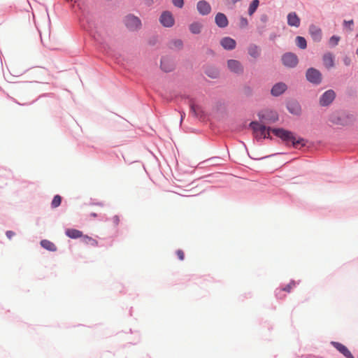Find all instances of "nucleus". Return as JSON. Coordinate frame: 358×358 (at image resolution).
Instances as JSON below:
<instances>
[{"label": "nucleus", "instance_id": "f257e3e1", "mask_svg": "<svg viewBox=\"0 0 358 358\" xmlns=\"http://www.w3.org/2000/svg\"><path fill=\"white\" fill-rule=\"evenodd\" d=\"M250 127L253 130L255 137L257 138H268L270 137V131H271L278 138H281L286 143L291 142L293 147L298 148L299 145H306V141L301 137L296 138L294 133L292 131L285 130L284 129H271L266 126L259 124L257 122H252L250 124Z\"/></svg>", "mask_w": 358, "mask_h": 358}, {"label": "nucleus", "instance_id": "f03ea898", "mask_svg": "<svg viewBox=\"0 0 358 358\" xmlns=\"http://www.w3.org/2000/svg\"><path fill=\"white\" fill-rule=\"evenodd\" d=\"M307 80L313 84L318 85L322 82V74L316 69L310 68L306 74Z\"/></svg>", "mask_w": 358, "mask_h": 358}, {"label": "nucleus", "instance_id": "7ed1b4c3", "mask_svg": "<svg viewBox=\"0 0 358 358\" xmlns=\"http://www.w3.org/2000/svg\"><path fill=\"white\" fill-rule=\"evenodd\" d=\"M282 64L289 68H293L298 64V58L296 55L288 52L282 57Z\"/></svg>", "mask_w": 358, "mask_h": 358}, {"label": "nucleus", "instance_id": "20e7f679", "mask_svg": "<svg viewBox=\"0 0 358 358\" xmlns=\"http://www.w3.org/2000/svg\"><path fill=\"white\" fill-rule=\"evenodd\" d=\"M159 22L164 27H171L174 24L175 20L171 12L164 11L160 15Z\"/></svg>", "mask_w": 358, "mask_h": 358}, {"label": "nucleus", "instance_id": "39448f33", "mask_svg": "<svg viewBox=\"0 0 358 358\" xmlns=\"http://www.w3.org/2000/svg\"><path fill=\"white\" fill-rule=\"evenodd\" d=\"M124 23L127 28L131 30L137 29L141 25L139 18L132 15H127L125 17Z\"/></svg>", "mask_w": 358, "mask_h": 358}, {"label": "nucleus", "instance_id": "423d86ee", "mask_svg": "<svg viewBox=\"0 0 358 358\" xmlns=\"http://www.w3.org/2000/svg\"><path fill=\"white\" fill-rule=\"evenodd\" d=\"M336 93L332 90L326 91L320 99V104L322 106H329L335 99Z\"/></svg>", "mask_w": 358, "mask_h": 358}, {"label": "nucleus", "instance_id": "0eeeda50", "mask_svg": "<svg viewBox=\"0 0 358 358\" xmlns=\"http://www.w3.org/2000/svg\"><path fill=\"white\" fill-rule=\"evenodd\" d=\"M227 67L230 71L241 74L243 72V66L241 63L236 59H229L227 61Z\"/></svg>", "mask_w": 358, "mask_h": 358}, {"label": "nucleus", "instance_id": "6e6552de", "mask_svg": "<svg viewBox=\"0 0 358 358\" xmlns=\"http://www.w3.org/2000/svg\"><path fill=\"white\" fill-rule=\"evenodd\" d=\"M322 62L324 67L327 69H332L335 66V57L331 52H327L323 55Z\"/></svg>", "mask_w": 358, "mask_h": 358}, {"label": "nucleus", "instance_id": "1a4fd4ad", "mask_svg": "<svg viewBox=\"0 0 358 358\" xmlns=\"http://www.w3.org/2000/svg\"><path fill=\"white\" fill-rule=\"evenodd\" d=\"M287 87L285 83H278L275 85H274L271 89V94L274 96H278L281 95L282 93H284Z\"/></svg>", "mask_w": 358, "mask_h": 358}, {"label": "nucleus", "instance_id": "9d476101", "mask_svg": "<svg viewBox=\"0 0 358 358\" xmlns=\"http://www.w3.org/2000/svg\"><path fill=\"white\" fill-rule=\"evenodd\" d=\"M196 8L199 13L203 15H208L211 10L210 4L204 0L199 1L197 3Z\"/></svg>", "mask_w": 358, "mask_h": 358}, {"label": "nucleus", "instance_id": "9b49d317", "mask_svg": "<svg viewBox=\"0 0 358 358\" xmlns=\"http://www.w3.org/2000/svg\"><path fill=\"white\" fill-rule=\"evenodd\" d=\"M309 32L314 41L319 42L322 39V30L320 28L315 25H310L309 27Z\"/></svg>", "mask_w": 358, "mask_h": 358}, {"label": "nucleus", "instance_id": "f8f14e48", "mask_svg": "<svg viewBox=\"0 0 358 358\" xmlns=\"http://www.w3.org/2000/svg\"><path fill=\"white\" fill-rule=\"evenodd\" d=\"M220 44L225 50H231L236 48V43L230 37H224L221 40Z\"/></svg>", "mask_w": 358, "mask_h": 358}, {"label": "nucleus", "instance_id": "ddd939ff", "mask_svg": "<svg viewBox=\"0 0 358 358\" xmlns=\"http://www.w3.org/2000/svg\"><path fill=\"white\" fill-rule=\"evenodd\" d=\"M334 348L347 358H355L349 350L343 344L338 342H332Z\"/></svg>", "mask_w": 358, "mask_h": 358}, {"label": "nucleus", "instance_id": "4468645a", "mask_svg": "<svg viewBox=\"0 0 358 358\" xmlns=\"http://www.w3.org/2000/svg\"><path fill=\"white\" fill-rule=\"evenodd\" d=\"M296 285V282L294 280L290 281L284 287L278 288L275 291L276 296L279 298H282L281 294L282 292H287L289 293Z\"/></svg>", "mask_w": 358, "mask_h": 358}, {"label": "nucleus", "instance_id": "2eb2a0df", "mask_svg": "<svg viewBox=\"0 0 358 358\" xmlns=\"http://www.w3.org/2000/svg\"><path fill=\"white\" fill-rule=\"evenodd\" d=\"M287 24L291 27H299L300 25V18L296 14L292 12L287 15Z\"/></svg>", "mask_w": 358, "mask_h": 358}, {"label": "nucleus", "instance_id": "dca6fc26", "mask_svg": "<svg viewBox=\"0 0 358 358\" xmlns=\"http://www.w3.org/2000/svg\"><path fill=\"white\" fill-rule=\"evenodd\" d=\"M215 20L216 24L220 27L224 28L228 25V20L223 13H218L215 16Z\"/></svg>", "mask_w": 358, "mask_h": 358}, {"label": "nucleus", "instance_id": "f3484780", "mask_svg": "<svg viewBox=\"0 0 358 358\" xmlns=\"http://www.w3.org/2000/svg\"><path fill=\"white\" fill-rule=\"evenodd\" d=\"M65 234L68 237L74 239L83 238V232L76 229H67Z\"/></svg>", "mask_w": 358, "mask_h": 358}, {"label": "nucleus", "instance_id": "a211bd4d", "mask_svg": "<svg viewBox=\"0 0 358 358\" xmlns=\"http://www.w3.org/2000/svg\"><path fill=\"white\" fill-rule=\"evenodd\" d=\"M191 112L199 118H203L204 117V111L203 110L202 108L199 106L194 103L191 104Z\"/></svg>", "mask_w": 358, "mask_h": 358}, {"label": "nucleus", "instance_id": "6ab92c4d", "mask_svg": "<svg viewBox=\"0 0 358 358\" xmlns=\"http://www.w3.org/2000/svg\"><path fill=\"white\" fill-rule=\"evenodd\" d=\"M161 68L165 72H170L174 69V65L168 59H163L161 61Z\"/></svg>", "mask_w": 358, "mask_h": 358}, {"label": "nucleus", "instance_id": "aec40b11", "mask_svg": "<svg viewBox=\"0 0 358 358\" xmlns=\"http://www.w3.org/2000/svg\"><path fill=\"white\" fill-rule=\"evenodd\" d=\"M288 110L294 115H299L301 113V107L298 103L292 102L287 105Z\"/></svg>", "mask_w": 358, "mask_h": 358}, {"label": "nucleus", "instance_id": "412c9836", "mask_svg": "<svg viewBox=\"0 0 358 358\" xmlns=\"http://www.w3.org/2000/svg\"><path fill=\"white\" fill-rule=\"evenodd\" d=\"M41 245L49 250V251H51V252H55L57 250V247L56 245L51 241H48V240H42L41 241Z\"/></svg>", "mask_w": 358, "mask_h": 358}, {"label": "nucleus", "instance_id": "4be33fe9", "mask_svg": "<svg viewBox=\"0 0 358 358\" xmlns=\"http://www.w3.org/2000/svg\"><path fill=\"white\" fill-rule=\"evenodd\" d=\"M203 25L201 23L195 22L189 25V30L194 34H198L201 31Z\"/></svg>", "mask_w": 358, "mask_h": 358}, {"label": "nucleus", "instance_id": "5701e85b", "mask_svg": "<svg viewBox=\"0 0 358 358\" xmlns=\"http://www.w3.org/2000/svg\"><path fill=\"white\" fill-rule=\"evenodd\" d=\"M248 54L253 58H257L260 55V50L255 45H250L248 48Z\"/></svg>", "mask_w": 358, "mask_h": 358}, {"label": "nucleus", "instance_id": "b1692460", "mask_svg": "<svg viewBox=\"0 0 358 358\" xmlns=\"http://www.w3.org/2000/svg\"><path fill=\"white\" fill-rule=\"evenodd\" d=\"M82 241L85 244L90 245L93 247H96L98 245V241L96 239L87 235L83 236Z\"/></svg>", "mask_w": 358, "mask_h": 358}, {"label": "nucleus", "instance_id": "393cba45", "mask_svg": "<svg viewBox=\"0 0 358 358\" xmlns=\"http://www.w3.org/2000/svg\"><path fill=\"white\" fill-rule=\"evenodd\" d=\"M259 0H253L252 1L248 8V14L250 15H252L256 11L257 7L259 6Z\"/></svg>", "mask_w": 358, "mask_h": 358}, {"label": "nucleus", "instance_id": "a878e982", "mask_svg": "<svg viewBox=\"0 0 358 358\" xmlns=\"http://www.w3.org/2000/svg\"><path fill=\"white\" fill-rule=\"evenodd\" d=\"M296 43L297 46L301 49H305L307 46L306 41L302 36H297L296 38Z\"/></svg>", "mask_w": 358, "mask_h": 358}, {"label": "nucleus", "instance_id": "bb28decb", "mask_svg": "<svg viewBox=\"0 0 358 358\" xmlns=\"http://www.w3.org/2000/svg\"><path fill=\"white\" fill-rule=\"evenodd\" d=\"M108 221L113 227H117L120 222V217L117 215H115L110 217Z\"/></svg>", "mask_w": 358, "mask_h": 358}, {"label": "nucleus", "instance_id": "cd10ccee", "mask_svg": "<svg viewBox=\"0 0 358 358\" xmlns=\"http://www.w3.org/2000/svg\"><path fill=\"white\" fill-rule=\"evenodd\" d=\"M62 202V197L59 195H55L52 201L51 206L53 208L58 207Z\"/></svg>", "mask_w": 358, "mask_h": 358}, {"label": "nucleus", "instance_id": "c85d7f7f", "mask_svg": "<svg viewBox=\"0 0 358 358\" xmlns=\"http://www.w3.org/2000/svg\"><path fill=\"white\" fill-rule=\"evenodd\" d=\"M183 43L182 41L180 39H176L171 43V48L175 49H181L182 48Z\"/></svg>", "mask_w": 358, "mask_h": 358}, {"label": "nucleus", "instance_id": "c756f323", "mask_svg": "<svg viewBox=\"0 0 358 358\" xmlns=\"http://www.w3.org/2000/svg\"><path fill=\"white\" fill-rule=\"evenodd\" d=\"M340 41V37L336 36H333L329 39V45L332 47H334L338 45V42Z\"/></svg>", "mask_w": 358, "mask_h": 358}, {"label": "nucleus", "instance_id": "7c9ffc66", "mask_svg": "<svg viewBox=\"0 0 358 358\" xmlns=\"http://www.w3.org/2000/svg\"><path fill=\"white\" fill-rule=\"evenodd\" d=\"M173 5L178 8H182L184 5L183 0H172Z\"/></svg>", "mask_w": 358, "mask_h": 358}, {"label": "nucleus", "instance_id": "2f4dec72", "mask_svg": "<svg viewBox=\"0 0 358 358\" xmlns=\"http://www.w3.org/2000/svg\"><path fill=\"white\" fill-rule=\"evenodd\" d=\"M278 115L276 113H271V116H270V117L268 119V122H266L267 123H269V122H275L278 120Z\"/></svg>", "mask_w": 358, "mask_h": 358}, {"label": "nucleus", "instance_id": "473e14b6", "mask_svg": "<svg viewBox=\"0 0 358 358\" xmlns=\"http://www.w3.org/2000/svg\"><path fill=\"white\" fill-rule=\"evenodd\" d=\"M248 24V20L245 17H241L240 19V27L243 28V27H247Z\"/></svg>", "mask_w": 358, "mask_h": 358}, {"label": "nucleus", "instance_id": "72a5a7b5", "mask_svg": "<svg viewBox=\"0 0 358 358\" xmlns=\"http://www.w3.org/2000/svg\"><path fill=\"white\" fill-rule=\"evenodd\" d=\"M343 62L344 63V64L347 66H350L351 64V62H352V60H351V58L348 56H345L343 58Z\"/></svg>", "mask_w": 358, "mask_h": 358}, {"label": "nucleus", "instance_id": "f704fd0d", "mask_svg": "<svg viewBox=\"0 0 358 358\" xmlns=\"http://www.w3.org/2000/svg\"><path fill=\"white\" fill-rule=\"evenodd\" d=\"M176 255L180 260H183L185 258V253L182 250H178L176 251Z\"/></svg>", "mask_w": 358, "mask_h": 358}, {"label": "nucleus", "instance_id": "c9c22d12", "mask_svg": "<svg viewBox=\"0 0 358 358\" xmlns=\"http://www.w3.org/2000/svg\"><path fill=\"white\" fill-rule=\"evenodd\" d=\"M6 234L8 239H11L15 235V232L12 231H7Z\"/></svg>", "mask_w": 358, "mask_h": 358}, {"label": "nucleus", "instance_id": "e433bc0d", "mask_svg": "<svg viewBox=\"0 0 358 358\" xmlns=\"http://www.w3.org/2000/svg\"><path fill=\"white\" fill-rule=\"evenodd\" d=\"M260 19L262 22L265 23L268 21V16L266 15H262Z\"/></svg>", "mask_w": 358, "mask_h": 358}, {"label": "nucleus", "instance_id": "4c0bfd02", "mask_svg": "<svg viewBox=\"0 0 358 358\" xmlns=\"http://www.w3.org/2000/svg\"><path fill=\"white\" fill-rule=\"evenodd\" d=\"M344 23H345V24L352 25V24H353V20L344 21Z\"/></svg>", "mask_w": 358, "mask_h": 358}, {"label": "nucleus", "instance_id": "58836bf2", "mask_svg": "<svg viewBox=\"0 0 358 358\" xmlns=\"http://www.w3.org/2000/svg\"><path fill=\"white\" fill-rule=\"evenodd\" d=\"M240 0H232L233 3H236L238 1H239Z\"/></svg>", "mask_w": 358, "mask_h": 358}, {"label": "nucleus", "instance_id": "ea45409f", "mask_svg": "<svg viewBox=\"0 0 358 358\" xmlns=\"http://www.w3.org/2000/svg\"><path fill=\"white\" fill-rule=\"evenodd\" d=\"M356 54L357 55V57H358V48L356 50Z\"/></svg>", "mask_w": 358, "mask_h": 358}]
</instances>
